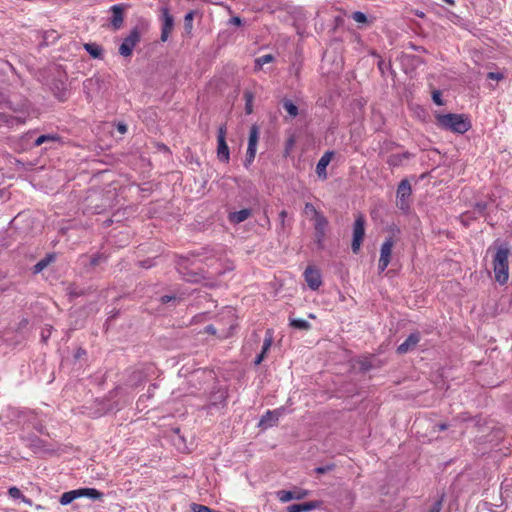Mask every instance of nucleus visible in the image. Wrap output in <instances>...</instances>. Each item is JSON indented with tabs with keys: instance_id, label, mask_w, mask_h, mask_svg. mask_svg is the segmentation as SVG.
<instances>
[{
	"instance_id": "1",
	"label": "nucleus",
	"mask_w": 512,
	"mask_h": 512,
	"mask_svg": "<svg viewBox=\"0 0 512 512\" xmlns=\"http://www.w3.org/2000/svg\"><path fill=\"white\" fill-rule=\"evenodd\" d=\"M435 118L439 128L453 133L464 134L472 127L470 118L466 114H437Z\"/></svg>"
},
{
	"instance_id": "2",
	"label": "nucleus",
	"mask_w": 512,
	"mask_h": 512,
	"mask_svg": "<svg viewBox=\"0 0 512 512\" xmlns=\"http://www.w3.org/2000/svg\"><path fill=\"white\" fill-rule=\"evenodd\" d=\"M509 254V246L506 243H502L497 247L496 253L493 257L495 280L500 285L506 284L509 278Z\"/></svg>"
},
{
	"instance_id": "3",
	"label": "nucleus",
	"mask_w": 512,
	"mask_h": 512,
	"mask_svg": "<svg viewBox=\"0 0 512 512\" xmlns=\"http://www.w3.org/2000/svg\"><path fill=\"white\" fill-rule=\"evenodd\" d=\"M412 187L408 179H402L396 190V206L407 213L411 205Z\"/></svg>"
},
{
	"instance_id": "4",
	"label": "nucleus",
	"mask_w": 512,
	"mask_h": 512,
	"mask_svg": "<svg viewBox=\"0 0 512 512\" xmlns=\"http://www.w3.org/2000/svg\"><path fill=\"white\" fill-rule=\"evenodd\" d=\"M67 74L65 71L57 70V74L54 76L50 83V89L53 95L61 102H64L68 98V89L66 85Z\"/></svg>"
},
{
	"instance_id": "5",
	"label": "nucleus",
	"mask_w": 512,
	"mask_h": 512,
	"mask_svg": "<svg viewBox=\"0 0 512 512\" xmlns=\"http://www.w3.org/2000/svg\"><path fill=\"white\" fill-rule=\"evenodd\" d=\"M176 268L182 275V278L187 282L198 283L205 278L202 273L190 269V260L188 257L179 256L176 262Z\"/></svg>"
},
{
	"instance_id": "6",
	"label": "nucleus",
	"mask_w": 512,
	"mask_h": 512,
	"mask_svg": "<svg viewBox=\"0 0 512 512\" xmlns=\"http://www.w3.org/2000/svg\"><path fill=\"white\" fill-rule=\"evenodd\" d=\"M365 237V218L362 214H359L353 225V238L351 243V249L354 254L360 251V247Z\"/></svg>"
},
{
	"instance_id": "7",
	"label": "nucleus",
	"mask_w": 512,
	"mask_h": 512,
	"mask_svg": "<svg viewBox=\"0 0 512 512\" xmlns=\"http://www.w3.org/2000/svg\"><path fill=\"white\" fill-rule=\"evenodd\" d=\"M141 33L138 27L131 29L127 37L123 39V42L119 46V54L123 57H129L133 53L134 47L140 42Z\"/></svg>"
},
{
	"instance_id": "8",
	"label": "nucleus",
	"mask_w": 512,
	"mask_h": 512,
	"mask_svg": "<svg viewBox=\"0 0 512 512\" xmlns=\"http://www.w3.org/2000/svg\"><path fill=\"white\" fill-rule=\"evenodd\" d=\"M228 393L225 388L222 387H214L210 396L209 402L204 406L209 413H212L214 408H223L226 406Z\"/></svg>"
},
{
	"instance_id": "9",
	"label": "nucleus",
	"mask_w": 512,
	"mask_h": 512,
	"mask_svg": "<svg viewBox=\"0 0 512 512\" xmlns=\"http://www.w3.org/2000/svg\"><path fill=\"white\" fill-rule=\"evenodd\" d=\"M226 133V124H223L218 128L217 135V158L223 163H228L230 160V150L226 142Z\"/></svg>"
},
{
	"instance_id": "10",
	"label": "nucleus",
	"mask_w": 512,
	"mask_h": 512,
	"mask_svg": "<svg viewBox=\"0 0 512 512\" xmlns=\"http://www.w3.org/2000/svg\"><path fill=\"white\" fill-rule=\"evenodd\" d=\"M328 226V220L324 215H317V220L314 223L315 229V243L317 248L320 250L324 249V240L326 237V228Z\"/></svg>"
},
{
	"instance_id": "11",
	"label": "nucleus",
	"mask_w": 512,
	"mask_h": 512,
	"mask_svg": "<svg viewBox=\"0 0 512 512\" xmlns=\"http://www.w3.org/2000/svg\"><path fill=\"white\" fill-rule=\"evenodd\" d=\"M310 494L309 490L297 488L294 490H280L277 492V498L283 502H289L291 500H301L306 498Z\"/></svg>"
},
{
	"instance_id": "12",
	"label": "nucleus",
	"mask_w": 512,
	"mask_h": 512,
	"mask_svg": "<svg viewBox=\"0 0 512 512\" xmlns=\"http://www.w3.org/2000/svg\"><path fill=\"white\" fill-rule=\"evenodd\" d=\"M162 29H161V41H167L169 34L174 27V17L170 14L168 7H162Z\"/></svg>"
},
{
	"instance_id": "13",
	"label": "nucleus",
	"mask_w": 512,
	"mask_h": 512,
	"mask_svg": "<svg viewBox=\"0 0 512 512\" xmlns=\"http://www.w3.org/2000/svg\"><path fill=\"white\" fill-rule=\"evenodd\" d=\"M304 278L311 290H318L322 285V276L318 269L308 266L304 271Z\"/></svg>"
},
{
	"instance_id": "14",
	"label": "nucleus",
	"mask_w": 512,
	"mask_h": 512,
	"mask_svg": "<svg viewBox=\"0 0 512 512\" xmlns=\"http://www.w3.org/2000/svg\"><path fill=\"white\" fill-rule=\"evenodd\" d=\"M124 5L116 4L111 6V18H110V26L114 31L122 28L124 23Z\"/></svg>"
},
{
	"instance_id": "15",
	"label": "nucleus",
	"mask_w": 512,
	"mask_h": 512,
	"mask_svg": "<svg viewBox=\"0 0 512 512\" xmlns=\"http://www.w3.org/2000/svg\"><path fill=\"white\" fill-rule=\"evenodd\" d=\"M420 339H421V335L418 331L411 333L406 338V340L397 347V350H396L397 353L400 355H404V354L412 351L413 349H415L417 344L420 342Z\"/></svg>"
},
{
	"instance_id": "16",
	"label": "nucleus",
	"mask_w": 512,
	"mask_h": 512,
	"mask_svg": "<svg viewBox=\"0 0 512 512\" xmlns=\"http://www.w3.org/2000/svg\"><path fill=\"white\" fill-rule=\"evenodd\" d=\"M334 155L333 151H326L321 158L319 159L317 165H316V174L321 180H326L328 175L326 168L329 165L330 161L332 160V157Z\"/></svg>"
},
{
	"instance_id": "17",
	"label": "nucleus",
	"mask_w": 512,
	"mask_h": 512,
	"mask_svg": "<svg viewBox=\"0 0 512 512\" xmlns=\"http://www.w3.org/2000/svg\"><path fill=\"white\" fill-rule=\"evenodd\" d=\"M281 415L280 410H268L266 413L261 417L259 421V427L263 429H267L273 426H276L279 421V417Z\"/></svg>"
},
{
	"instance_id": "18",
	"label": "nucleus",
	"mask_w": 512,
	"mask_h": 512,
	"mask_svg": "<svg viewBox=\"0 0 512 512\" xmlns=\"http://www.w3.org/2000/svg\"><path fill=\"white\" fill-rule=\"evenodd\" d=\"M322 505L321 501H309L304 503H297L289 505L286 509L287 512H309L320 508Z\"/></svg>"
},
{
	"instance_id": "19",
	"label": "nucleus",
	"mask_w": 512,
	"mask_h": 512,
	"mask_svg": "<svg viewBox=\"0 0 512 512\" xmlns=\"http://www.w3.org/2000/svg\"><path fill=\"white\" fill-rule=\"evenodd\" d=\"M252 214V210L249 208H244L239 211L230 212L228 214V220L232 224H240L247 220Z\"/></svg>"
},
{
	"instance_id": "20",
	"label": "nucleus",
	"mask_w": 512,
	"mask_h": 512,
	"mask_svg": "<svg viewBox=\"0 0 512 512\" xmlns=\"http://www.w3.org/2000/svg\"><path fill=\"white\" fill-rule=\"evenodd\" d=\"M145 380H146L145 373L140 369H136V370H133L129 374L126 384L128 386L134 388V387H138L139 385H141Z\"/></svg>"
},
{
	"instance_id": "21",
	"label": "nucleus",
	"mask_w": 512,
	"mask_h": 512,
	"mask_svg": "<svg viewBox=\"0 0 512 512\" xmlns=\"http://www.w3.org/2000/svg\"><path fill=\"white\" fill-rule=\"evenodd\" d=\"M393 246H394V239L392 236L387 237L385 239V241L383 242V244L381 245L380 259L383 260V263L385 261L390 262Z\"/></svg>"
},
{
	"instance_id": "22",
	"label": "nucleus",
	"mask_w": 512,
	"mask_h": 512,
	"mask_svg": "<svg viewBox=\"0 0 512 512\" xmlns=\"http://www.w3.org/2000/svg\"><path fill=\"white\" fill-rule=\"evenodd\" d=\"M260 137V128L257 124H253L250 127L249 131V138H248V147L247 149L256 150L257 151V144Z\"/></svg>"
},
{
	"instance_id": "23",
	"label": "nucleus",
	"mask_w": 512,
	"mask_h": 512,
	"mask_svg": "<svg viewBox=\"0 0 512 512\" xmlns=\"http://www.w3.org/2000/svg\"><path fill=\"white\" fill-rule=\"evenodd\" d=\"M61 139L62 138L58 134H43L36 138L33 143V147H38L43 144L61 142Z\"/></svg>"
},
{
	"instance_id": "24",
	"label": "nucleus",
	"mask_w": 512,
	"mask_h": 512,
	"mask_svg": "<svg viewBox=\"0 0 512 512\" xmlns=\"http://www.w3.org/2000/svg\"><path fill=\"white\" fill-rule=\"evenodd\" d=\"M55 260L54 254H47L44 258L38 261L32 268L34 274L42 272L50 263Z\"/></svg>"
},
{
	"instance_id": "25",
	"label": "nucleus",
	"mask_w": 512,
	"mask_h": 512,
	"mask_svg": "<svg viewBox=\"0 0 512 512\" xmlns=\"http://www.w3.org/2000/svg\"><path fill=\"white\" fill-rule=\"evenodd\" d=\"M85 50L89 53V55L94 59H102L103 58V48L96 43H86L84 45Z\"/></svg>"
},
{
	"instance_id": "26",
	"label": "nucleus",
	"mask_w": 512,
	"mask_h": 512,
	"mask_svg": "<svg viewBox=\"0 0 512 512\" xmlns=\"http://www.w3.org/2000/svg\"><path fill=\"white\" fill-rule=\"evenodd\" d=\"M80 497H81V493H80L79 489L71 490V491L63 493L59 499V502L61 505L65 506V505L72 503L74 500H76Z\"/></svg>"
},
{
	"instance_id": "27",
	"label": "nucleus",
	"mask_w": 512,
	"mask_h": 512,
	"mask_svg": "<svg viewBox=\"0 0 512 512\" xmlns=\"http://www.w3.org/2000/svg\"><path fill=\"white\" fill-rule=\"evenodd\" d=\"M289 325L294 329L302 331H308L311 329V324L308 321L300 318H293L292 316L289 317Z\"/></svg>"
},
{
	"instance_id": "28",
	"label": "nucleus",
	"mask_w": 512,
	"mask_h": 512,
	"mask_svg": "<svg viewBox=\"0 0 512 512\" xmlns=\"http://www.w3.org/2000/svg\"><path fill=\"white\" fill-rule=\"evenodd\" d=\"M501 497L504 501H512V478L505 479L501 484Z\"/></svg>"
},
{
	"instance_id": "29",
	"label": "nucleus",
	"mask_w": 512,
	"mask_h": 512,
	"mask_svg": "<svg viewBox=\"0 0 512 512\" xmlns=\"http://www.w3.org/2000/svg\"><path fill=\"white\" fill-rule=\"evenodd\" d=\"M81 497H88L92 500H102L103 493L95 488H81L79 489Z\"/></svg>"
},
{
	"instance_id": "30",
	"label": "nucleus",
	"mask_w": 512,
	"mask_h": 512,
	"mask_svg": "<svg viewBox=\"0 0 512 512\" xmlns=\"http://www.w3.org/2000/svg\"><path fill=\"white\" fill-rule=\"evenodd\" d=\"M281 104L284 110L290 115V117L295 118L298 115V107L293 103L292 100L283 98Z\"/></svg>"
},
{
	"instance_id": "31",
	"label": "nucleus",
	"mask_w": 512,
	"mask_h": 512,
	"mask_svg": "<svg viewBox=\"0 0 512 512\" xmlns=\"http://www.w3.org/2000/svg\"><path fill=\"white\" fill-rule=\"evenodd\" d=\"M243 97L245 100V112L246 114L250 115L253 113L254 93L250 90H245Z\"/></svg>"
},
{
	"instance_id": "32",
	"label": "nucleus",
	"mask_w": 512,
	"mask_h": 512,
	"mask_svg": "<svg viewBox=\"0 0 512 512\" xmlns=\"http://www.w3.org/2000/svg\"><path fill=\"white\" fill-rule=\"evenodd\" d=\"M183 298L177 294L163 295L159 298L161 304L172 303L174 306L177 305Z\"/></svg>"
},
{
	"instance_id": "33",
	"label": "nucleus",
	"mask_w": 512,
	"mask_h": 512,
	"mask_svg": "<svg viewBox=\"0 0 512 512\" xmlns=\"http://www.w3.org/2000/svg\"><path fill=\"white\" fill-rule=\"evenodd\" d=\"M274 56L272 54L262 55L255 59V69H261L265 64L271 63L274 61Z\"/></svg>"
},
{
	"instance_id": "34",
	"label": "nucleus",
	"mask_w": 512,
	"mask_h": 512,
	"mask_svg": "<svg viewBox=\"0 0 512 512\" xmlns=\"http://www.w3.org/2000/svg\"><path fill=\"white\" fill-rule=\"evenodd\" d=\"M195 14H196V11L191 10L184 17V30L187 34H190L192 32V29H193L192 22H193V18H194Z\"/></svg>"
},
{
	"instance_id": "35",
	"label": "nucleus",
	"mask_w": 512,
	"mask_h": 512,
	"mask_svg": "<svg viewBox=\"0 0 512 512\" xmlns=\"http://www.w3.org/2000/svg\"><path fill=\"white\" fill-rule=\"evenodd\" d=\"M58 38H59V34L56 31H54V30L46 31L43 35V43L45 45H49V44L54 43Z\"/></svg>"
},
{
	"instance_id": "36",
	"label": "nucleus",
	"mask_w": 512,
	"mask_h": 512,
	"mask_svg": "<svg viewBox=\"0 0 512 512\" xmlns=\"http://www.w3.org/2000/svg\"><path fill=\"white\" fill-rule=\"evenodd\" d=\"M335 468H336V464L331 462V463H327L323 466L316 467L314 469V472L317 474H326L328 472L333 471Z\"/></svg>"
},
{
	"instance_id": "37",
	"label": "nucleus",
	"mask_w": 512,
	"mask_h": 512,
	"mask_svg": "<svg viewBox=\"0 0 512 512\" xmlns=\"http://www.w3.org/2000/svg\"><path fill=\"white\" fill-rule=\"evenodd\" d=\"M107 256L101 253H97L90 258V265L92 267L98 266L100 263L106 262Z\"/></svg>"
},
{
	"instance_id": "38",
	"label": "nucleus",
	"mask_w": 512,
	"mask_h": 512,
	"mask_svg": "<svg viewBox=\"0 0 512 512\" xmlns=\"http://www.w3.org/2000/svg\"><path fill=\"white\" fill-rule=\"evenodd\" d=\"M190 508H191L192 512H219V511H216L214 509H211L208 506H205V505H202V504H197V503H192L190 505Z\"/></svg>"
},
{
	"instance_id": "39",
	"label": "nucleus",
	"mask_w": 512,
	"mask_h": 512,
	"mask_svg": "<svg viewBox=\"0 0 512 512\" xmlns=\"http://www.w3.org/2000/svg\"><path fill=\"white\" fill-rule=\"evenodd\" d=\"M445 494L441 493L439 498L433 503V505L430 507L429 512H440L442 509L443 501H444Z\"/></svg>"
},
{
	"instance_id": "40",
	"label": "nucleus",
	"mask_w": 512,
	"mask_h": 512,
	"mask_svg": "<svg viewBox=\"0 0 512 512\" xmlns=\"http://www.w3.org/2000/svg\"><path fill=\"white\" fill-rule=\"evenodd\" d=\"M99 83V78H88L83 82L84 90H91L94 87H98Z\"/></svg>"
},
{
	"instance_id": "41",
	"label": "nucleus",
	"mask_w": 512,
	"mask_h": 512,
	"mask_svg": "<svg viewBox=\"0 0 512 512\" xmlns=\"http://www.w3.org/2000/svg\"><path fill=\"white\" fill-rule=\"evenodd\" d=\"M402 162L403 161L401 160L399 154H392L387 159L388 165L392 167H398L402 164Z\"/></svg>"
},
{
	"instance_id": "42",
	"label": "nucleus",
	"mask_w": 512,
	"mask_h": 512,
	"mask_svg": "<svg viewBox=\"0 0 512 512\" xmlns=\"http://www.w3.org/2000/svg\"><path fill=\"white\" fill-rule=\"evenodd\" d=\"M256 156V150L247 149L244 166L248 168L254 161Z\"/></svg>"
},
{
	"instance_id": "43",
	"label": "nucleus",
	"mask_w": 512,
	"mask_h": 512,
	"mask_svg": "<svg viewBox=\"0 0 512 512\" xmlns=\"http://www.w3.org/2000/svg\"><path fill=\"white\" fill-rule=\"evenodd\" d=\"M487 203L486 202H477L474 205V211L478 213L479 216H486Z\"/></svg>"
},
{
	"instance_id": "44",
	"label": "nucleus",
	"mask_w": 512,
	"mask_h": 512,
	"mask_svg": "<svg viewBox=\"0 0 512 512\" xmlns=\"http://www.w3.org/2000/svg\"><path fill=\"white\" fill-rule=\"evenodd\" d=\"M352 19L354 21H356L357 23H367L368 22L367 16L361 11L353 12Z\"/></svg>"
},
{
	"instance_id": "45",
	"label": "nucleus",
	"mask_w": 512,
	"mask_h": 512,
	"mask_svg": "<svg viewBox=\"0 0 512 512\" xmlns=\"http://www.w3.org/2000/svg\"><path fill=\"white\" fill-rule=\"evenodd\" d=\"M8 495L13 499H21L23 497L19 488L13 486L8 489Z\"/></svg>"
},
{
	"instance_id": "46",
	"label": "nucleus",
	"mask_w": 512,
	"mask_h": 512,
	"mask_svg": "<svg viewBox=\"0 0 512 512\" xmlns=\"http://www.w3.org/2000/svg\"><path fill=\"white\" fill-rule=\"evenodd\" d=\"M305 212L312 213L314 215V219L317 220V215H323L320 211H318L312 203L305 204Z\"/></svg>"
},
{
	"instance_id": "47",
	"label": "nucleus",
	"mask_w": 512,
	"mask_h": 512,
	"mask_svg": "<svg viewBox=\"0 0 512 512\" xmlns=\"http://www.w3.org/2000/svg\"><path fill=\"white\" fill-rule=\"evenodd\" d=\"M378 69L380 70L381 74H384L386 70L392 69V65L390 62H386L383 59H380L378 62Z\"/></svg>"
},
{
	"instance_id": "48",
	"label": "nucleus",
	"mask_w": 512,
	"mask_h": 512,
	"mask_svg": "<svg viewBox=\"0 0 512 512\" xmlns=\"http://www.w3.org/2000/svg\"><path fill=\"white\" fill-rule=\"evenodd\" d=\"M271 345H272V336H271V334H269L264 339L261 352L266 354L267 351L270 349Z\"/></svg>"
},
{
	"instance_id": "49",
	"label": "nucleus",
	"mask_w": 512,
	"mask_h": 512,
	"mask_svg": "<svg viewBox=\"0 0 512 512\" xmlns=\"http://www.w3.org/2000/svg\"><path fill=\"white\" fill-rule=\"evenodd\" d=\"M432 100L437 105H443L444 104L443 100H442V93H441L440 90L433 91V93H432Z\"/></svg>"
},
{
	"instance_id": "50",
	"label": "nucleus",
	"mask_w": 512,
	"mask_h": 512,
	"mask_svg": "<svg viewBox=\"0 0 512 512\" xmlns=\"http://www.w3.org/2000/svg\"><path fill=\"white\" fill-rule=\"evenodd\" d=\"M156 388V385L155 384H152L149 386L148 390H147V393L146 394H143L139 397V400L138 402H142L144 401V399H149L153 396V392H154V389Z\"/></svg>"
},
{
	"instance_id": "51",
	"label": "nucleus",
	"mask_w": 512,
	"mask_h": 512,
	"mask_svg": "<svg viewBox=\"0 0 512 512\" xmlns=\"http://www.w3.org/2000/svg\"><path fill=\"white\" fill-rule=\"evenodd\" d=\"M28 324H29L28 319H27V318H23V319H21V320L19 321V323L17 324V328H16V330H17L18 332H20V331H22L23 329H25V328L28 326Z\"/></svg>"
},
{
	"instance_id": "52",
	"label": "nucleus",
	"mask_w": 512,
	"mask_h": 512,
	"mask_svg": "<svg viewBox=\"0 0 512 512\" xmlns=\"http://www.w3.org/2000/svg\"><path fill=\"white\" fill-rule=\"evenodd\" d=\"M487 78L488 79H491V80H501L503 79V74L502 73H499V72H489L487 74Z\"/></svg>"
},
{
	"instance_id": "53",
	"label": "nucleus",
	"mask_w": 512,
	"mask_h": 512,
	"mask_svg": "<svg viewBox=\"0 0 512 512\" xmlns=\"http://www.w3.org/2000/svg\"><path fill=\"white\" fill-rule=\"evenodd\" d=\"M116 129L119 133L125 134L127 132V125L124 122H118L116 125Z\"/></svg>"
},
{
	"instance_id": "54",
	"label": "nucleus",
	"mask_w": 512,
	"mask_h": 512,
	"mask_svg": "<svg viewBox=\"0 0 512 512\" xmlns=\"http://www.w3.org/2000/svg\"><path fill=\"white\" fill-rule=\"evenodd\" d=\"M229 23L234 26H241L243 24V21L239 16H233L230 18Z\"/></svg>"
},
{
	"instance_id": "55",
	"label": "nucleus",
	"mask_w": 512,
	"mask_h": 512,
	"mask_svg": "<svg viewBox=\"0 0 512 512\" xmlns=\"http://www.w3.org/2000/svg\"><path fill=\"white\" fill-rule=\"evenodd\" d=\"M31 446L35 448H41L43 446V441L35 436L31 439Z\"/></svg>"
},
{
	"instance_id": "56",
	"label": "nucleus",
	"mask_w": 512,
	"mask_h": 512,
	"mask_svg": "<svg viewBox=\"0 0 512 512\" xmlns=\"http://www.w3.org/2000/svg\"><path fill=\"white\" fill-rule=\"evenodd\" d=\"M51 335V328L49 329H43L41 332V338L43 342H47L48 338Z\"/></svg>"
},
{
	"instance_id": "57",
	"label": "nucleus",
	"mask_w": 512,
	"mask_h": 512,
	"mask_svg": "<svg viewBox=\"0 0 512 512\" xmlns=\"http://www.w3.org/2000/svg\"><path fill=\"white\" fill-rule=\"evenodd\" d=\"M389 263H390L389 261H385L383 263V260L379 258V262H378V270H379V272L380 273L384 272L385 269L388 267Z\"/></svg>"
},
{
	"instance_id": "58",
	"label": "nucleus",
	"mask_w": 512,
	"mask_h": 512,
	"mask_svg": "<svg viewBox=\"0 0 512 512\" xmlns=\"http://www.w3.org/2000/svg\"><path fill=\"white\" fill-rule=\"evenodd\" d=\"M448 428L446 423H438L433 426V431H445Z\"/></svg>"
},
{
	"instance_id": "59",
	"label": "nucleus",
	"mask_w": 512,
	"mask_h": 512,
	"mask_svg": "<svg viewBox=\"0 0 512 512\" xmlns=\"http://www.w3.org/2000/svg\"><path fill=\"white\" fill-rule=\"evenodd\" d=\"M139 264L142 268L145 269L151 268L153 266V262L151 259L140 261Z\"/></svg>"
},
{
	"instance_id": "60",
	"label": "nucleus",
	"mask_w": 512,
	"mask_h": 512,
	"mask_svg": "<svg viewBox=\"0 0 512 512\" xmlns=\"http://www.w3.org/2000/svg\"><path fill=\"white\" fill-rule=\"evenodd\" d=\"M265 355H266V354H264V353H262V352H261L260 354H258V355L256 356L255 360H254V364H255V365H259V364L264 360Z\"/></svg>"
},
{
	"instance_id": "61",
	"label": "nucleus",
	"mask_w": 512,
	"mask_h": 512,
	"mask_svg": "<svg viewBox=\"0 0 512 512\" xmlns=\"http://www.w3.org/2000/svg\"><path fill=\"white\" fill-rule=\"evenodd\" d=\"M287 217V211L286 210H282L280 213H279V219L281 221V225L282 227L284 226V222H285V219Z\"/></svg>"
},
{
	"instance_id": "62",
	"label": "nucleus",
	"mask_w": 512,
	"mask_h": 512,
	"mask_svg": "<svg viewBox=\"0 0 512 512\" xmlns=\"http://www.w3.org/2000/svg\"><path fill=\"white\" fill-rule=\"evenodd\" d=\"M205 331L213 335L216 334V328L213 325L206 326Z\"/></svg>"
},
{
	"instance_id": "63",
	"label": "nucleus",
	"mask_w": 512,
	"mask_h": 512,
	"mask_svg": "<svg viewBox=\"0 0 512 512\" xmlns=\"http://www.w3.org/2000/svg\"><path fill=\"white\" fill-rule=\"evenodd\" d=\"M399 156L403 161L404 159H410L413 155L410 152L406 151L404 153L399 154Z\"/></svg>"
},
{
	"instance_id": "64",
	"label": "nucleus",
	"mask_w": 512,
	"mask_h": 512,
	"mask_svg": "<svg viewBox=\"0 0 512 512\" xmlns=\"http://www.w3.org/2000/svg\"><path fill=\"white\" fill-rule=\"evenodd\" d=\"M21 500H22V502H23V503H25V504H27V505H30V506L32 505V500H31V499H29V498H27V497H25L24 495H23V497L21 498Z\"/></svg>"
}]
</instances>
